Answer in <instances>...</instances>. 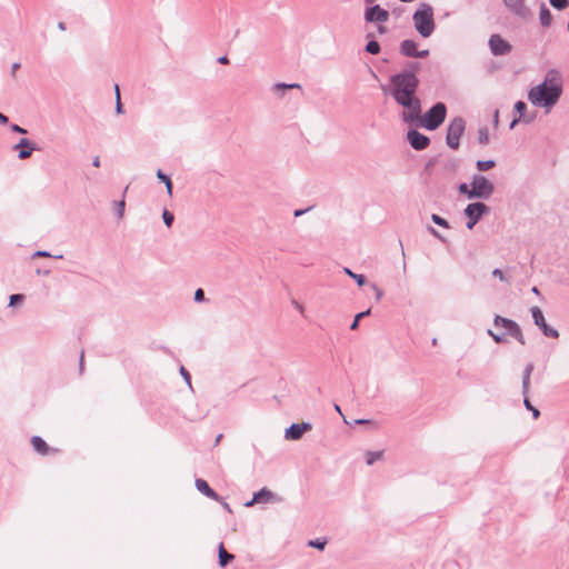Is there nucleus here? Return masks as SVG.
I'll return each instance as SVG.
<instances>
[{
    "instance_id": "1",
    "label": "nucleus",
    "mask_w": 569,
    "mask_h": 569,
    "mask_svg": "<svg viewBox=\"0 0 569 569\" xmlns=\"http://www.w3.org/2000/svg\"><path fill=\"white\" fill-rule=\"evenodd\" d=\"M561 94V73L556 69H550L547 71L543 81L528 91V100L533 106L549 111L559 101Z\"/></svg>"
},
{
    "instance_id": "2",
    "label": "nucleus",
    "mask_w": 569,
    "mask_h": 569,
    "mask_svg": "<svg viewBox=\"0 0 569 569\" xmlns=\"http://www.w3.org/2000/svg\"><path fill=\"white\" fill-rule=\"evenodd\" d=\"M419 79L412 71L399 72L390 78L389 93L395 100L417 96Z\"/></svg>"
},
{
    "instance_id": "3",
    "label": "nucleus",
    "mask_w": 569,
    "mask_h": 569,
    "mask_svg": "<svg viewBox=\"0 0 569 569\" xmlns=\"http://www.w3.org/2000/svg\"><path fill=\"white\" fill-rule=\"evenodd\" d=\"M458 190L468 199H489L495 192L493 183L482 174H475L470 184L460 183Z\"/></svg>"
},
{
    "instance_id": "4",
    "label": "nucleus",
    "mask_w": 569,
    "mask_h": 569,
    "mask_svg": "<svg viewBox=\"0 0 569 569\" xmlns=\"http://www.w3.org/2000/svg\"><path fill=\"white\" fill-rule=\"evenodd\" d=\"M413 26L423 38H429L435 31L433 10L427 3H421L412 16Z\"/></svg>"
},
{
    "instance_id": "5",
    "label": "nucleus",
    "mask_w": 569,
    "mask_h": 569,
    "mask_svg": "<svg viewBox=\"0 0 569 569\" xmlns=\"http://www.w3.org/2000/svg\"><path fill=\"white\" fill-rule=\"evenodd\" d=\"M446 116V104L443 102H437L423 116L420 113V120H417L416 124L433 131L443 123Z\"/></svg>"
},
{
    "instance_id": "6",
    "label": "nucleus",
    "mask_w": 569,
    "mask_h": 569,
    "mask_svg": "<svg viewBox=\"0 0 569 569\" xmlns=\"http://www.w3.org/2000/svg\"><path fill=\"white\" fill-rule=\"evenodd\" d=\"M399 106L403 108L401 119L406 123H416L420 120L421 113V101L417 96L407 97L399 100H395Z\"/></svg>"
},
{
    "instance_id": "7",
    "label": "nucleus",
    "mask_w": 569,
    "mask_h": 569,
    "mask_svg": "<svg viewBox=\"0 0 569 569\" xmlns=\"http://www.w3.org/2000/svg\"><path fill=\"white\" fill-rule=\"evenodd\" d=\"M465 130L466 122L461 117H456L450 121L447 128L446 142L451 149L457 150L459 148L460 138Z\"/></svg>"
},
{
    "instance_id": "8",
    "label": "nucleus",
    "mask_w": 569,
    "mask_h": 569,
    "mask_svg": "<svg viewBox=\"0 0 569 569\" xmlns=\"http://www.w3.org/2000/svg\"><path fill=\"white\" fill-rule=\"evenodd\" d=\"M489 211V207L483 202H472L469 203L463 210L465 216L467 217V228L469 230L473 229L477 222L481 219V217Z\"/></svg>"
},
{
    "instance_id": "9",
    "label": "nucleus",
    "mask_w": 569,
    "mask_h": 569,
    "mask_svg": "<svg viewBox=\"0 0 569 569\" xmlns=\"http://www.w3.org/2000/svg\"><path fill=\"white\" fill-rule=\"evenodd\" d=\"M493 325L495 327L505 328L508 331V333L518 342H520L521 345H526V340L521 331V328L516 321L508 318H503L501 316H496L493 319Z\"/></svg>"
},
{
    "instance_id": "10",
    "label": "nucleus",
    "mask_w": 569,
    "mask_h": 569,
    "mask_svg": "<svg viewBox=\"0 0 569 569\" xmlns=\"http://www.w3.org/2000/svg\"><path fill=\"white\" fill-rule=\"evenodd\" d=\"M530 311H531V316H532L535 325L541 329L542 333L546 337L555 338V339L559 337L558 330H556L547 325L545 316L539 307L535 306L530 309Z\"/></svg>"
},
{
    "instance_id": "11",
    "label": "nucleus",
    "mask_w": 569,
    "mask_h": 569,
    "mask_svg": "<svg viewBox=\"0 0 569 569\" xmlns=\"http://www.w3.org/2000/svg\"><path fill=\"white\" fill-rule=\"evenodd\" d=\"M488 44L493 56H506L512 50V46L499 34H492Z\"/></svg>"
},
{
    "instance_id": "12",
    "label": "nucleus",
    "mask_w": 569,
    "mask_h": 569,
    "mask_svg": "<svg viewBox=\"0 0 569 569\" xmlns=\"http://www.w3.org/2000/svg\"><path fill=\"white\" fill-rule=\"evenodd\" d=\"M389 12L386 9L381 8L379 4L369 7L365 11V20L369 23H385L389 20Z\"/></svg>"
},
{
    "instance_id": "13",
    "label": "nucleus",
    "mask_w": 569,
    "mask_h": 569,
    "mask_svg": "<svg viewBox=\"0 0 569 569\" xmlns=\"http://www.w3.org/2000/svg\"><path fill=\"white\" fill-rule=\"evenodd\" d=\"M281 498L276 496L272 491H270L267 488H262L258 492L253 495V498L244 503V507H252L254 503L264 502V503H272V502H280Z\"/></svg>"
},
{
    "instance_id": "14",
    "label": "nucleus",
    "mask_w": 569,
    "mask_h": 569,
    "mask_svg": "<svg viewBox=\"0 0 569 569\" xmlns=\"http://www.w3.org/2000/svg\"><path fill=\"white\" fill-rule=\"evenodd\" d=\"M312 429V425L310 422H301V423H292L284 431V438L287 440H300L305 432H308Z\"/></svg>"
},
{
    "instance_id": "15",
    "label": "nucleus",
    "mask_w": 569,
    "mask_h": 569,
    "mask_svg": "<svg viewBox=\"0 0 569 569\" xmlns=\"http://www.w3.org/2000/svg\"><path fill=\"white\" fill-rule=\"evenodd\" d=\"M407 139L410 146L419 151L425 150L430 143V139L417 130H409Z\"/></svg>"
},
{
    "instance_id": "16",
    "label": "nucleus",
    "mask_w": 569,
    "mask_h": 569,
    "mask_svg": "<svg viewBox=\"0 0 569 569\" xmlns=\"http://www.w3.org/2000/svg\"><path fill=\"white\" fill-rule=\"evenodd\" d=\"M14 149H20L18 158L21 159V160H24V159H27V158H29L31 156L32 151L34 150V147H33V143L30 140H28L26 138H22L14 146Z\"/></svg>"
},
{
    "instance_id": "17",
    "label": "nucleus",
    "mask_w": 569,
    "mask_h": 569,
    "mask_svg": "<svg viewBox=\"0 0 569 569\" xmlns=\"http://www.w3.org/2000/svg\"><path fill=\"white\" fill-rule=\"evenodd\" d=\"M196 488L203 493L206 497L218 501L220 499L219 495L210 488L208 482L203 479L196 480Z\"/></svg>"
},
{
    "instance_id": "18",
    "label": "nucleus",
    "mask_w": 569,
    "mask_h": 569,
    "mask_svg": "<svg viewBox=\"0 0 569 569\" xmlns=\"http://www.w3.org/2000/svg\"><path fill=\"white\" fill-rule=\"evenodd\" d=\"M400 52L406 57H412L417 54V43L413 40H403L400 44Z\"/></svg>"
},
{
    "instance_id": "19",
    "label": "nucleus",
    "mask_w": 569,
    "mask_h": 569,
    "mask_svg": "<svg viewBox=\"0 0 569 569\" xmlns=\"http://www.w3.org/2000/svg\"><path fill=\"white\" fill-rule=\"evenodd\" d=\"M533 370V365L528 363L522 373V395L528 396L530 390V377Z\"/></svg>"
},
{
    "instance_id": "20",
    "label": "nucleus",
    "mask_w": 569,
    "mask_h": 569,
    "mask_svg": "<svg viewBox=\"0 0 569 569\" xmlns=\"http://www.w3.org/2000/svg\"><path fill=\"white\" fill-rule=\"evenodd\" d=\"M525 0H503L506 7L518 16H523L526 8L523 6Z\"/></svg>"
},
{
    "instance_id": "21",
    "label": "nucleus",
    "mask_w": 569,
    "mask_h": 569,
    "mask_svg": "<svg viewBox=\"0 0 569 569\" xmlns=\"http://www.w3.org/2000/svg\"><path fill=\"white\" fill-rule=\"evenodd\" d=\"M539 19L542 27H549L552 22V14L546 3L540 4Z\"/></svg>"
},
{
    "instance_id": "22",
    "label": "nucleus",
    "mask_w": 569,
    "mask_h": 569,
    "mask_svg": "<svg viewBox=\"0 0 569 569\" xmlns=\"http://www.w3.org/2000/svg\"><path fill=\"white\" fill-rule=\"evenodd\" d=\"M218 558H219V565L221 567H226L228 563H230L233 559H234V556L232 553H229L223 543L221 542L218 547Z\"/></svg>"
},
{
    "instance_id": "23",
    "label": "nucleus",
    "mask_w": 569,
    "mask_h": 569,
    "mask_svg": "<svg viewBox=\"0 0 569 569\" xmlns=\"http://www.w3.org/2000/svg\"><path fill=\"white\" fill-rule=\"evenodd\" d=\"M31 445H32L33 449L37 452H39L40 455H47L48 451H49L48 445L39 436H34V437L31 438Z\"/></svg>"
},
{
    "instance_id": "24",
    "label": "nucleus",
    "mask_w": 569,
    "mask_h": 569,
    "mask_svg": "<svg viewBox=\"0 0 569 569\" xmlns=\"http://www.w3.org/2000/svg\"><path fill=\"white\" fill-rule=\"evenodd\" d=\"M382 455H383L382 451H367L366 452V463L368 466L373 465L376 461H378L382 458Z\"/></svg>"
},
{
    "instance_id": "25",
    "label": "nucleus",
    "mask_w": 569,
    "mask_h": 569,
    "mask_svg": "<svg viewBox=\"0 0 569 569\" xmlns=\"http://www.w3.org/2000/svg\"><path fill=\"white\" fill-rule=\"evenodd\" d=\"M515 110L520 114L519 117L522 118V121L526 123H529L532 119L527 118L525 116V111L527 110V104L523 101H517L515 104Z\"/></svg>"
},
{
    "instance_id": "26",
    "label": "nucleus",
    "mask_w": 569,
    "mask_h": 569,
    "mask_svg": "<svg viewBox=\"0 0 569 569\" xmlns=\"http://www.w3.org/2000/svg\"><path fill=\"white\" fill-rule=\"evenodd\" d=\"M346 274L350 278L355 279L359 287H362L366 283V277L363 274H358L351 271L349 268H343Z\"/></svg>"
},
{
    "instance_id": "27",
    "label": "nucleus",
    "mask_w": 569,
    "mask_h": 569,
    "mask_svg": "<svg viewBox=\"0 0 569 569\" xmlns=\"http://www.w3.org/2000/svg\"><path fill=\"white\" fill-rule=\"evenodd\" d=\"M293 88H300V86L298 83H283V82H278L273 86V90L276 92H281L283 93L286 90L288 89H293Z\"/></svg>"
},
{
    "instance_id": "28",
    "label": "nucleus",
    "mask_w": 569,
    "mask_h": 569,
    "mask_svg": "<svg viewBox=\"0 0 569 569\" xmlns=\"http://www.w3.org/2000/svg\"><path fill=\"white\" fill-rule=\"evenodd\" d=\"M493 160H478L476 167L479 171H487L495 167Z\"/></svg>"
},
{
    "instance_id": "29",
    "label": "nucleus",
    "mask_w": 569,
    "mask_h": 569,
    "mask_svg": "<svg viewBox=\"0 0 569 569\" xmlns=\"http://www.w3.org/2000/svg\"><path fill=\"white\" fill-rule=\"evenodd\" d=\"M366 51L370 54H378L380 52V44L377 41L371 40L367 43Z\"/></svg>"
},
{
    "instance_id": "30",
    "label": "nucleus",
    "mask_w": 569,
    "mask_h": 569,
    "mask_svg": "<svg viewBox=\"0 0 569 569\" xmlns=\"http://www.w3.org/2000/svg\"><path fill=\"white\" fill-rule=\"evenodd\" d=\"M478 142L480 144H487L489 142V132L487 128H480L478 130Z\"/></svg>"
},
{
    "instance_id": "31",
    "label": "nucleus",
    "mask_w": 569,
    "mask_h": 569,
    "mask_svg": "<svg viewBox=\"0 0 569 569\" xmlns=\"http://www.w3.org/2000/svg\"><path fill=\"white\" fill-rule=\"evenodd\" d=\"M371 312L370 309L366 310V311H362L360 313H358L355 318V320L352 321L351 326H350V329L351 330H356L359 326V322H361V319L369 316Z\"/></svg>"
},
{
    "instance_id": "32",
    "label": "nucleus",
    "mask_w": 569,
    "mask_h": 569,
    "mask_svg": "<svg viewBox=\"0 0 569 569\" xmlns=\"http://www.w3.org/2000/svg\"><path fill=\"white\" fill-rule=\"evenodd\" d=\"M326 545H327V540H325V539H323V540H321V539H315V540H310V541L308 542V546H309V547L317 548V549H319V550H323V549H325V547H326Z\"/></svg>"
},
{
    "instance_id": "33",
    "label": "nucleus",
    "mask_w": 569,
    "mask_h": 569,
    "mask_svg": "<svg viewBox=\"0 0 569 569\" xmlns=\"http://www.w3.org/2000/svg\"><path fill=\"white\" fill-rule=\"evenodd\" d=\"M162 219H163L164 224L169 228L172 226L174 217L170 211L164 209L162 212Z\"/></svg>"
},
{
    "instance_id": "34",
    "label": "nucleus",
    "mask_w": 569,
    "mask_h": 569,
    "mask_svg": "<svg viewBox=\"0 0 569 569\" xmlns=\"http://www.w3.org/2000/svg\"><path fill=\"white\" fill-rule=\"evenodd\" d=\"M431 220H432L436 224H438V226H440V227L449 228V223H448V221H447L446 219H443L442 217H440V216L436 214V213H433V214L431 216Z\"/></svg>"
},
{
    "instance_id": "35",
    "label": "nucleus",
    "mask_w": 569,
    "mask_h": 569,
    "mask_svg": "<svg viewBox=\"0 0 569 569\" xmlns=\"http://www.w3.org/2000/svg\"><path fill=\"white\" fill-rule=\"evenodd\" d=\"M549 2L557 10H562L568 6V0H549Z\"/></svg>"
},
{
    "instance_id": "36",
    "label": "nucleus",
    "mask_w": 569,
    "mask_h": 569,
    "mask_svg": "<svg viewBox=\"0 0 569 569\" xmlns=\"http://www.w3.org/2000/svg\"><path fill=\"white\" fill-rule=\"evenodd\" d=\"M523 397H525V400H523L525 407L528 410L532 411V415H533L535 418H538L540 416V411L538 409H536L535 407H532L531 402L528 399V396H523Z\"/></svg>"
},
{
    "instance_id": "37",
    "label": "nucleus",
    "mask_w": 569,
    "mask_h": 569,
    "mask_svg": "<svg viewBox=\"0 0 569 569\" xmlns=\"http://www.w3.org/2000/svg\"><path fill=\"white\" fill-rule=\"evenodd\" d=\"M116 112L117 113H122L123 112V109H122V104H121V101H120V92H119V87L118 84H116Z\"/></svg>"
},
{
    "instance_id": "38",
    "label": "nucleus",
    "mask_w": 569,
    "mask_h": 569,
    "mask_svg": "<svg viewBox=\"0 0 569 569\" xmlns=\"http://www.w3.org/2000/svg\"><path fill=\"white\" fill-rule=\"evenodd\" d=\"M419 68H420V64L418 62H410L407 64V67L401 72L412 71L413 74H417Z\"/></svg>"
},
{
    "instance_id": "39",
    "label": "nucleus",
    "mask_w": 569,
    "mask_h": 569,
    "mask_svg": "<svg viewBox=\"0 0 569 569\" xmlns=\"http://www.w3.org/2000/svg\"><path fill=\"white\" fill-rule=\"evenodd\" d=\"M24 299V296L23 295H20V293H14V295H11L10 296V299H9V306H14L17 302H21L23 301Z\"/></svg>"
},
{
    "instance_id": "40",
    "label": "nucleus",
    "mask_w": 569,
    "mask_h": 569,
    "mask_svg": "<svg viewBox=\"0 0 569 569\" xmlns=\"http://www.w3.org/2000/svg\"><path fill=\"white\" fill-rule=\"evenodd\" d=\"M488 335L490 337H492V339L497 342V343H502V342H506V338L501 335H497L492 330H488Z\"/></svg>"
},
{
    "instance_id": "41",
    "label": "nucleus",
    "mask_w": 569,
    "mask_h": 569,
    "mask_svg": "<svg viewBox=\"0 0 569 569\" xmlns=\"http://www.w3.org/2000/svg\"><path fill=\"white\" fill-rule=\"evenodd\" d=\"M492 276L498 278L500 281H506V282L509 281L508 278L502 272V270H500V269H493L492 270Z\"/></svg>"
},
{
    "instance_id": "42",
    "label": "nucleus",
    "mask_w": 569,
    "mask_h": 569,
    "mask_svg": "<svg viewBox=\"0 0 569 569\" xmlns=\"http://www.w3.org/2000/svg\"><path fill=\"white\" fill-rule=\"evenodd\" d=\"M124 206H126L124 200L117 202V214H118L119 219H121L123 217Z\"/></svg>"
},
{
    "instance_id": "43",
    "label": "nucleus",
    "mask_w": 569,
    "mask_h": 569,
    "mask_svg": "<svg viewBox=\"0 0 569 569\" xmlns=\"http://www.w3.org/2000/svg\"><path fill=\"white\" fill-rule=\"evenodd\" d=\"M180 373L183 377L184 381L188 383V386L191 387V377L184 367L180 368Z\"/></svg>"
},
{
    "instance_id": "44",
    "label": "nucleus",
    "mask_w": 569,
    "mask_h": 569,
    "mask_svg": "<svg viewBox=\"0 0 569 569\" xmlns=\"http://www.w3.org/2000/svg\"><path fill=\"white\" fill-rule=\"evenodd\" d=\"M204 300V292L202 289H197L194 292V301L202 302Z\"/></svg>"
},
{
    "instance_id": "45",
    "label": "nucleus",
    "mask_w": 569,
    "mask_h": 569,
    "mask_svg": "<svg viewBox=\"0 0 569 569\" xmlns=\"http://www.w3.org/2000/svg\"><path fill=\"white\" fill-rule=\"evenodd\" d=\"M10 130L13 132H17V133H22V134L27 133V130L18 124H11Z\"/></svg>"
},
{
    "instance_id": "46",
    "label": "nucleus",
    "mask_w": 569,
    "mask_h": 569,
    "mask_svg": "<svg viewBox=\"0 0 569 569\" xmlns=\"http://www.w3.org/2000/svg\"><path fill=\"white\" fill-rule=\"evenodd\" d=\"M371 288H372V290H373V291H375V293H376V299H377V300H380V299L382 298V295H383L382 290H381V289H379V288L377 287V284H375V283H372V284H371Z\"/></svg>"
},
{
    "instance_id": "47",
    "label": "nucleus",
    "mask_w": 569,
    "mask_h": 569,
    "mask_svg": "<svg viewBox=\"0 0 569 569\" xmlns=\"http://www.w3.org/2000/svg\"><path fill=\"white\" fill-rule=\"evenodd\" d=\"M157 177H158L162 182H166V181L170 180V178H169L167 174H164V173L162 172V170H160V169L157 171Z\"/></svg>"
},
{
    "instance_id": "48",
    "label": "nucleus",
    "mask_w": 569,
    "mask_h": 569,
    "mask_svg": "<svg viewBox=\"0 0 569 569\" xmlns=\"http://www.w3.org/2000/svg\"><path fill=\"white\" fill-rule=\"evenodd\" d=\"M429 56V50H421V51H418L417 50V54L415 56V58H426Z\"/></svg>"
},
{
    "instance_id": "49",
    "label": "nucleus",
    "mask_w": 569,
    "mask_h": 569,
    "mask_svg": "<svg viewBox=\"0 0 569 569\" xmlns=\"http://www.w3.org/2000/svg\"><path fill=\"white\" fill-rule=\"evenodd\" d=\"M309 210H310V208H307V209H297V210H295L293 216H295V217H297V218H298V217H301L302 214H305V213H306V212H308Z\"/></svg>"
},
{
    "instance_id": "50",
    "label": "nucleus",
    "mask_w": 569,
    "mask_h": 569,
    "mask_svg": "<svg viewBox=\"0 0 569 569\" xmlns=\"http://www.w3.org/2000/svg\"><path fill=\"white\" fill-rule=\"evenodd\" d=\"M33 257H51V254L48 251L38 250L34 252Z\"/></svg>"
},
{
    "instance_id": "51",
    "label": "nucleus",
    "mask_w": 569,
    "mask_h": 569,
    "mask_svg": "<svg viewBox=\"0 0 569 569\" xmlns=\"http://www.w3.org/2000/svg\"><path fill=\"white\" fill-rule=\"evenodd\" d=\"M19 68H20V63L19 62L12 63V66H11V76L12 77H16V73L19 70Z\"/></svg>"
},
{
    "instance_id": "52",
    "label": "nucleus",
    "mask_w": 569,
    "mask_h": 569,
    "mask_svg": "<svg viewBox=\"0 0 569 569\" xmlns=\"http://www.w3.org/2000/svg\"><path fill=\"white\" fill-rule=\"evenodd\" d=\"M164 184H166L167 193L171 197L172 196V182H171V179L166 181Z\"/></svg>"
},
{
    "instance_id": "53",
    "label": "nucleus",
    "mask_w": 569,
    "mask_h": 569,
    "mask_svg": "<svg viewBox=\"0 0 569 569\" xmlns=\"http://www.w3.org/2000/svg\"><path fill=\"white\" fill-rule=\"evenodd\" d=\"M293 306L295 308L300 312V313H303L305 312V307L299 303L298 301H293Z\"/></svg>"
},
{
    "instance_id": "54",
    "label": "nucleus",
    "mask_w": 569,
    "mask_h": 569,
    "mask_svg": "<svg viewBox=\"0 0 569 569\" xmlns=\"http://www.w3.org/2000/svg\"><path fill=\"white\" fill-rule=\"evenodd\" d=\"M493 124L495 127L499 124V110H496L493 113Z\"/></svg>"
},
{
    "instance_id": "55",
    "label": "nucleus",
    "mask_w": 569,
    "mask_h": 569,
    "mask_svg": "<svg viewBox=\"0 0 569 569\" xmlns=\"http://www.w3.org/2000/svg\"><path fill=\"white\" fill-rule=\"evenodd\" d=\"M8 122H9L8 117L0 112V123L1 124H7Z\"/></svg>"
},
{
    "instance_id": "56",
    "label": "nucleus",
    "mask_w": 569,
    "mask_h": 569,
    "mask_svg": "<svg viewBox=\"0 0 569 569\" xmlns=\"http://www.w3.org/2000/svg\"><path fill=\"white\" fill-rule=\"evenodd\" d=\"M92 166L96 167V168L100 167V157L97 156V157L93 158Z\"/></svg>"
},
{
    "instance_id": "57",
    "label": "nucleus",
    "mask_w": 569,
    "mask_h": 569,
    "mask_svg": "<svg viewBox=\"0 0 569 569\" xmlns=\"http://www.w3.org/2000/svg\"><path fill=\"white\" fill-rule=\"evenodd\" d=\"M219 63L227 64L229 63V59L226 56H222L218 59Z\"/></svg>"
},
{
    "instance_id": "58",
    "label": "nucleus",
    "mask_w": 569,
    "mask_h": 569,
    "mask_svg": "<svg viewBox=\"0 0 569 569\" xmlns=\"http://www.w3.org/2000/svg\"><path fill=\"white\" fill-rule=\"evenodd\" d=\"M79 369H80V372L83 371V351L80 355Z\"/></svg>"
},
{
    "instance_id": "59",
    "label": "nucleus",
    "mask_w": 569,
    "mask_h": 569,
    "mask_svg": "<svg viewBox=\"0 0 569 569\" xmlns=\"http://www.w3.org/2000/svg\"><path fill=\"white\" fill-rule=\"evenodd\" d=\"M457 167H458V164H457L456 160L450 161V164L448 166V168H450L451 170H456Z\"/></svg>"
},
{
    "instance_id": "60",
    "label": "nucleus",
    "mask_w": 569,
    "mask_h": 569,
    "mask_svg": "<svg viewBox=\"0 0 569 569\" xmlns=\"http://www.w3.org/2000/svg\"><path fill=\"white\" fill-rule=\"evenodd\" d=\"M520 120H522V118H520V117H519V118H515V119L511 121V123H510V128H511V129H512V128H515V126H516Z\"/></svg>"
},
{
    "instance_id": "61",
    "label": "nucleus",
    "mask_w": 569,
    "mask_h": 569,
    "mask_svg": "<svg viewBox=\"0 0 569 569\" xmlns=\"http://www.w3.org/2000/svg\"><path fill=\"white\" fill-rule=\"evenodd\" d=\"M430 232H431L435 237H437V238H439V239L443 240V239H442V237L439 234V232H438L436 229L430 228Z\"/></svg>"
},
{
    "instance_id": "62",
    "label": "nucleus",
    "mask_w": 569,
    "mask_h": 569,
    "mask_svg": "<svg viewBox=\"0 0 569 569\" xmlns=\"http://www.w3.org/2000/svg\"><path fill=\"white\" fill-rule=\"evenodd\" d=\"M58 29L61 31L66 30V23L64 22H58Z\"/></svg>"
},
{
    "instance_id": "63",
    "label": "nucleus",
    "mask_w": 569,
    "mask_h": 569,
    "mask_svg": "<svg viewBox=\"0 0 569 569\" xmlns=\"http://www.w3.org/2000/svg\"><path fill=\"white\" fill-rule=\"evenodd\" d=\"M355 422L358 423V425H363V423H368L370 421L366 420V419H357Z\"/></svg>"
},
{
    "instance_id": "64",
    "label": "nucleus",
    "mask_w": 569,
    "mask_h": 569,
    "mask_svg": "<svg viewBox=\"0 0 569 569\" xmlns=\"http://www.w3.org/2000/svg\"><path fill=\"white\" fill-rule=\"evenodd\" d=\"M378 32H379V33H386V32H387L386 27L379 26V27H378Z\"/></svg>"
}]
</instances>
